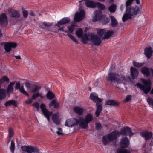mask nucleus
Instances as JSON below:
<instances>
[{
  "mask_svg": "<svg viewBox=\"0 0 153 153\" xmlns=\"http://www.w3.org/2000/svg\"><path fill=\"white\" fill-rule=\"evenodd\" d=\"M31 85V84L30 83L27 82L25 83V86L27 88V89H28L30 88V87Z\"/></svg>",
  "mask_w": 153,
  "mask_h": 153,
  "instance_id": "nucleus-58",
  "label": "nucleus"
},
{
  "mask_svg": "<svg viewBox=\"0 0 153 153\" xmlns=\"http://www.w3.org/2000/svg\"><path fill=\"white\" fill-rule=\"evenodd\" d=\"M131 98L132 97L131 96V95H127L126 96L125 101L126 102H128L129 101H130L131 100Z\"/></svg>",
  "mask_w": 153,
  "mask_h": 153,
  "instance_id": "nucleus-56",
  "label": "nucleus"
},
{
  "mask_svg": "<svg viewBox=\"0 0 153 153\" xmlns=\"http://www.w3.org/2000/svg\"><path fill=\"white\" fill-rule=\"evenodd\" d=\"M105 104L111 106H118L119 105V103L115 101L114 100H109L105 102Z\"/></svg>",
  "mask_w": 153,
  "mask_h": 153,
  "instance_id": "nucleus-29",
  "label": "nucleus"
},
{
  "mask_svg": "<svg viewBox=\"0 0 153 153\" xmlns=\"http://www.w3.org/2000/svg\"><path fill=\"white\" fill-rule=\"evenodd\" d=\"M22 11L23 17L26 19L28 15V12L23 8H22Z\"/></svg>",
  "mask_w": 153,
  "mask_h": 153,
  "instance_id": "nucleus-46",
  "label": "nucleus"
},
{
  "mask_svg": "<svg viewBox=\"0 0 153 153\" xmlns=\"http://www.w3.org/2000/svg\"><path fill=\"white\" fill-rule=\"evenodd\" d=\"M8 12L10 16L12 17L18 18L21 16L19 11L17 10L9 9Z\"/></svg>",
  "mask_w": 153,
  "mask_h": 153,
  "instance_id": "nucleus-20",
  "label": "nucleus"
},
{
  "mask_svg": "<svg viewBox=\"0 0 153 153\" xmlns=\"http://www.w3.org/2000/svg\"><path fill=\"white\" fill-rule=\"evenodd\" d=\"M40 108L44 116L47 118L48 120L50 121V116L52 115L53 112L49 111L46 107L45 104L42 103L40 105Z\"/></svg>",
  "mask_w": 153,
  "mask_h": 153,
  "instance_id": "nucleus-10",
  "label": "nucleus"
},
{
  "mask_svg": "<svg viewBox=\"0 0 153 153\" xmlns=\"http://www.w3.org/2000/svg\"><path fill=\"white\" fill-rule=\"evenodd\" d=\"M41 88V87L35 86L32 89L31 92L32 93H34L39 91V90Z\"/></svg>",
  "mask_w": 153,
  "mask_h": 153,
  "instance_id": "nucleus-45",
  "label": "nucleus"
},
{
  "mask_svg": "<svg viewBox=\"0 0 153 153\" xmlns=\"http://www.w3.org/2000/svg\"><path fill=\"white\" fill-rule=\"evenodd\" d=\"M11 105H13L15 107H17L18 105L17 102L14 100H11L6 102L4 104V106L6 107Z\"/></svg>",
  "mask_w": 153,
  "mask_h": 153,
  "instance_id": "nucleus-24",
  "label": "nucleus"
},
{
  "mask_svg": "<svg viewBox=\"0 0 153 153\" xmlns=\"http://www.w3.org/2000/svg\"><path fill=\"white\" fill-rule=\"evenodd\" d=\"M96 106L97 107V110L95 112V114L97 117H98L102 111V107L101 104L98 103H96Z\"/></svg>",
  "mask_w": 153,
  "mask_h": 153,
  "instance_id": "nucleus-31",
  "label": "nucleus"
},
{
  "mask_svg": "<svg viewBox=\"0 0 153 153\" xmlns=\"http://www.w3.org/2000/svg\"><path fill=\"white\" fill-rule=\"evenodd\" d=\"M93 120V117L91 114H88L85 117V119L82 117L79 118V126L83 129H86L88 127V124Z\"/></svg>",
  "mask_w": 153,
  "mask_h": 153,
  "instance_id": "nucleus-6",
  "label": "nucleus"
},
{
  "mask_svg": "<svg viewBox=\"0 0 153 153\" xmlns=\"http://www.w3.org/2000/svg\"><path fill=\"white\" fill-rule=\"evenodd\" d=\"M123 79V80L125 81H127V78L130 79V77L129 76L128 77H126L124 76H122V77H121V79Z\"/></svg>",
  "mask_w": 153,
  "mask_h": 153,
  "instance_id": "nucleus-59",
  "label": "nucleus"
},
{
  "mask_svg": "<svg viewBox=\"0 0 153 153\" xmlns=\"http://www.w3.org/2000/svg\"><path fill=\"white\" fill-rule=\"evenodd\" d=\"M85 13L84 10H81L80 13L77 12L75 14L74 20L76 22L80 21L85 17Z\"/></svg>",
  "mask_w": 153,
  "mask_h": 153,
  "instance_id": "nucleus-14",
  "label": "nucleus"
},
{
  "mask_svg": "<svg viewBox=\"0 0 153 153\" xmlns=\"http://www.w3.org/2000/svg\"><path fill=\"white\" fill-rule=\"evenodd\" d=\"M111 25L112 27H115L118 25V23L116 18L112 15L110 16Z\"/></svg>",
  "mask_w": 153,
  "mask_h": 153,
  "instance_id": "nucleus-28",
  "label": "nucleus"
},
{
  "mask_svg": "<svg viewBox=\"0 0 153 153\" xmlns=\"http://www.w3.org/2000/svg\"><path fill=\"white\" fill-rule=\"evenodd\" d=\"M94 16L92 18V21L95 22L97 21L100 20L102 16V12L100 10H96L94 12Z\"/></svg>",
  "mask_w": 153,
  "mask_h": 153,
  "instance_id": "nucleus-17",
  "label": "nucleus"
},
{
  "mask_svg": "<svg viewBox=\"0 0 153 153\" xmlns=\"http://www.w3.org/2000/svg\"><path fill=\"white\" fill-rule=\"evenodd\" d=\"M114 32L113 30H108L107 31H105L104 35L102 37V39H108L114 34Z\"/></svg>",
  "mask_w": 153,
  "mask_h": 153,
  "instance_id": "nucleus-27",
  "label": "nucleus"
},
{
  "mask_svg": "<svg viewBox=\"0 0 153 153\" xmlns=\"http://www.w3.org/2000/svg\"><path fill=\"white\" fill-rule=\"evenodd\" d=\"M140 135L143 137L145 138L146 140L147 141L152 138L153 135L152 133L151 132L146 131L142 132L140 133Z\"/></svg>",
  "mask_w": 153,
  "mask_h": 153,
  "instance_id": "nucleus-21",
  "label": "nucleus"
},
{
  "mask_svg": "<svg viewBox=\"0 0 153 153\" xmlns=\"http://www.w3.org/2000/svg\"><path fill=\"white\" fill-rule=\"evenodd\" d=\"M9 81V78L6 76H3L1 79H0V82H1L2 83H3V82H8Z\"/></svg>",
  "mask_w": 153,
  "mask_h": 153,
  "instance_id": "nucleus-50",
  "label": "nucleus"
},
{
  "mask_svg": "<svg viewBox=\"0 0 153 153\" xmlns=\"http://www.w3.org/2000/svg\"><path fill=\"white\" fill-rule=\"evenodd\" d=\"M23 151L22 153H32L33 152H37L38 150L36 147L32 146H22L21 147Z\"/></svg>",
  "mask_w": 153,
  "mask_h": 153,
  "instance_id": "nucleus-9",
  "label": "nucleus"
},
{
  "mask_svg": "<svg viewBox=\"0 0 153 153\" xmlns=\"http://www.w3.org/2000/svg\"><path fill=\"white\" fill-rule=\"evenodd\" d=\"M46 97L47 99L51 100L54 99L55 97V95L51 91H48L46 94Z\"/></svg>",
  "mask_w": 153,
  "mask_h": 153,
  "instance_id": "nucleus-38",
  "label": "nucleus"
},
{
  "mask_svg": "<svg viewBox=\"0 0 153 153\" xmlns=\"http://www.w3.org/2000/svg\"><path fill=\"white\" fill-rule=\"evenodd\" d=\"M15 88L16 89H19L21 93L27 96L28 97H29V94L25 90L23 86L22 85L20 86V84L19 82H16Z\"/></svg>",
  "mask_w": 153,
  "mask_h": 153,
  "instance_id": "nucleus-19",
  "label": "nucleus"
},
{
  "mask_svg": "<svg viewBox=\"0 0 153 153\" xmlns=\"http://www.w3.org/2000/svg\"><path fill=\"white\" fill-rule=\"evenodd\" d=\"M6 90L4 89H0V100L4 99L6 97Z\"/></svg>",
  "mask_w": 153,
  "mask_h": 153,
  "instance_id": "nucleus-39",
  "label": "nucleus"
},
{
  "mask_svg": "<svg viewBox=\"0 0 153 153\" xmlns=\"http://www.w3.org/2000/svg\"><path fill=\"white\" fill-rule=\"evenodd\" d=\"M116 9V5L115 4H113L110 6L108 7V10L111 13H114L115 12Z\"/></svg>",
  "mask_w": 153,
  "mask_h": 153,
  "instance_id": "nucleus-42",
  "label": "nucleus"
},
{
  "mask_svg": "<svg viewBox=\"0 0 153 153\" xmlns=\"http://www.w3.org/2000/svg\"><path fill=\"white\" fill-rule=\"evenodd\" d=\"M95 7H98L101 10H104L105 9V7L104 5L99 2H95Z\"/></svg>",
  "mask_w": 153,
  "mask_h": 153,
  "instance_id": "nucleus-43",
  "label": "nucleus"
},
{
  "mask_svg": "<svg viewBox=\"0 0 153 153\" xmlns=\"http://www.w3.org/2000/svg\"><path fill=\"white\" fill-rule=\"evenodd\" d=\"M78 124L79 125L80 124L79 118L78 119L72 118L68 119L66 120L65 124V125L66 126L68 127H71L74 125H77Z\"/></svg>",
  "mask_w": 153,
  "mask_h": 153,
  "instance_id": "nucleus-11",
  "label": "nucleus"
},
{
  "mask_svg": "<svg viewBox=\"0 0 153 153\" xmlns=\"http://www.w3.org/2000/svg\"><path fill=\"white\" fill-rule=\"evenodd\" d=\"M150 93V94H153V88L152 90Z\"/></svg>",
  "mask_w": 153,
  "mask_h": 153,
  "instance_id": "nucleus-63",
  "label": "nucleus"
},
{
  "mask_svg": "<svg viewBox=\"0 0 153 153\" xmlns=\"http://www.w3.org/2000/svg\"><path fill=\"white\" fill-rule=\"evenodd\" d=\"M105 30V29H99L97 31V34L100 38L104 35Z\"/></svg>",
  "mask_w": 153,
  "mask_h": 153,
  "instance_id": "nucleus-40",
  "label": "nucleus"
},
{
  "mask_svg": "<svg viewBox=\"0 0 153 153\" xmlns=\"http://www.w3.org/2000/svg\"><path fill=\"white\" fill-rule=\"evenodd\" d=\"M74 112L79 115L82 114L83 112V109L82 108L79 107H75L73 109Z\"/></svg>",
  "mask_w": 153,
  "mask_h": 153,
  "instance_id": "nucleus-32",
  "label": "nucleus"
},
{
  "mask_svg": "<svg viewBox=\"0 0 153 153\" xmlns=\"http://www.w3.org/2000/svg\"><path fill=\"white\" fill-rule=\"evenodd\" d=\"M32 106L35 107L36 109V110L37 111H38L39 110V104L38 102H36L34 103L33 105Z\"/></svg>",
  "mask_w": 153,
  "mask_h": 153,
  "instance_id": "nucleus-52",
  "label": "nucleus"
},
{
  "mask_svg": "<svg viewBox=\"0 0 153 153\" xmlns=\"http://www.w3.org/2000/svg\"><path fill=\"white\" fill-rule=\"evenodd\" d=\"M107 80L112 83L118 84L121 82V77L118 74L115 72H110L106 77Z\"/></svg>",
  "mask_w": 153,
  "mask_h": 153,
  "instance_id": "nucleus-5",
  "label": "nucleus"
},
{
  "mask_svg": "<svg viewBox=\"0 0 153 153\" xmlns=\"http://www.w3.org/2000/svg\"><path fill=\"white\" fill-rule=\"evenodd\" d=\"M141 72L144 75L146 76H149L150 75V72L149 69L145 66L142 68Z\"/></svg>",
  "mask_w": 153,
  "mask_h": 153,
  "instance_id": "nucleus-37",
  "label": "nucleus"
},
{
  "mask_svg": "<svg viewBox=\"0 0 153 153\" xmlns=\"http://www.w3.org/2000/svg\"><path fill=\"white\" fill-rule=\"evenodd\" d=\"M75 33L78 38H82L83 42L85 44H87L88 41V35L86 33L83 34V31L81 28L76 30Z\"/></svg>",
  "mask_w": 153,
  "mask_h": 153,
  "instance_id": "nucleus-8",
  "label": "nucleus"
},
{
  "mask_svg": "<svg viewBox=\"0 0 153 153\" xmlns=\"http://www.w3.org/2000/svg\"><path fill=\"white\" fill-rule=\"evenodd\" d=\"M119 132L120 133V135H122L123 136H127L128 134H129L130 137L134 134V133L132 132L131 128L128 126L123 128L121 129V131H119Z\"/></svg>",
  "mask_w": 153,
  "mask_h": 153,
  "instance_id": "nucleus-12",
  "label": "nucleus"
},
{
  "mask_svg": "<svg viewBox=\"0 0 153 153\" xmlns=\"http://www.w3.org/2000/svg\"><path fill=\"white\" fill-rule=\"evenodd\" d=\"M147 102L149 105H151L153 106V100L152 98L149 97L147 98Z\"/></svg>",
  "mask_w": 153,
  "mask_h": 153,
  "instance_id": "nucleus-53",
  "label": "nucleus"
},
{
  "mask_svg": "<svg viewBox=\"0 0 153 153\" xmlns=\"http://www.w3.org/2000/svg\"><path fill=\"white\" fill-rule=\"evenodd\" d=\"M58 131L56 132V133L59 136L64 134L62 132V130L61 128H58Z\"/></svg>",
  "mask_w": 153,
  "mask_h": 153,
  "instance_id": "nucleus-54",
  "label": "nucleus"
},
{
  "mask_svg": "<svg viewBox=\"0 0 153 153\" xmlns=\"http://www.w3.org/2000/svg\"><path fill=\"white\" fill-rule=\"evenodd\" d=\"M29 14L30 16H35V15L34 13L33 12L32 10H31Z\"/></svg>",
  "mask_w": 153,
  "mask_h": 153,
  "instance_id": "nucleus-60",
  "label": "nucleus"
},
{
  "mask_svg": "<svg viewBox=\"0 0 153 153\" xmlns=\"http://www.w3.org/2000/svg\"><path fill=\"white\" fill-rule=\"evenodd\" d=\"M70 22V19L68 17H65L62 18L60 21H59L55 25V26H57L59 28L58 31H55L54 32L57 33L58 31H61L65 32H69L70 33H72L74 31V25H71L70 27H68V30L67 31H65L64 30V27L63 26H61L65 24L68 23Z\"/></svg>",
  "mask_w": 153,
  "mask_h": 153,
  "instance_id": "nucleus-1",
  "label": "nucleus"
},
{
  "mask_svg": "<svg viewBox=\"0 0 153 153\" xmlns=\"http://www.w3.org/2000/svg\"><path fill=\"white\" fill-rule=\"evenodd\" d=\"M33 101V99L32 98H29L27 99V100H25V102L27 104H31Z\"/></svg>",
  "mask_w": 153,
  "mask_h": 153,
  "instance_id": "nucleus-55",
  "label": "nucleus"
},
{
  "mask_svg": "<svg viewBox=\"0 0 153 153\" xmlns=\"http://www.w3.org/2000/svg\"><path fill=\"white\" fill-rule=\"evenodd\" d=\"M101 23L103 25H105L109 22V19L108 17H107L105 15H103L101 19Z\"/></svg>",
  "mask_w": 153,
  "mask_h": 153,
  "instance_id": "nucleus-36",
  "label": "nucleus"
},
{
  "mask_svg": "<svg viewBox=\"0 0 153 153\" xmlns=\"http://www.w3.org/2000/svg\"><path fill=\"white\" fill-rule=\"evenodd\" d=\"M120 143L121 147L122 148H124L128 147L130 142L127 137H124L121 139Z\"/></svg>",
  "mask_w": 153,
  "mask_h": 153,
  "instance_id": "nucleus-16",
  "label": "nucleus"
},
{
  "mask_svg": "<svg viewBox=\"0 0 153 153\" xmlns=\"http://www.w3.org/2000/svg\"><path fill=\"white\" fill-rule=\"evenodd\" d=\"M130 72L131 75L132 79H134L137 77L139 74V71L137 69L131 67L130 68Z\"/></svg>",
  "mask_w": 153,
  "mask_h": 153,
  "instance_id": "nucleus-22",
  "label": "nucleus"
},
{
  "mask_svg": "<svg viewBox=\"0 0 153 153\" xmlns=\"http://www.w3.org/2000/svg\"><path fill=\"white\" fill-rule=\"evenodd\" d=\"M53 122L56 124L59 125L60 123V120L58 116L56 114H53L52 117Z\"/></svg>",
  "mask_w": 153,
  "mask_h": 153,
  "instance_id": "nucleus-34",
  "label": "nucleus"
},
{
  "mask_svg": "<svg viewBox=\"0 0 153 153\" xmlns=\"http://www.w3.org/2000/svg\"><path fill=\"white\" fill-rule=\"evenodd\" d=\"M140 11V8L138 6L130 7L127 8L125 13L123 16L122 21L124 22L127 21L131 19L132 16L139 13Z\"/></svg>",
  "mask_w": 153,
  "mask_h": 153,
  "instance_id": "nucleus-2",
  "label": "nucleus"
},
{
  "mask_svg": "<svg viewBox=\"0 0 153 153\" xmlns=\"http://www.w3.org/2000/svg\"><path fill=\"white\" fill-rule=\"evenodd\" d=\"M144 54L148 59H150L153 53V51L151 47H146L144 49Z\"/></svg>",
  "mask_w": 153,
  "mask_h": 153,
  "instance_id": "nucleus-23",
  "label": "nucleus"
},
{
  "mask_svg": "<svg viewBox=\"0 0 153 153\" xmlns=\"http://www.w3.org/2000/svg\"><path fill=\"white\" fill-rule=\"evenodd\" d=\"M59 105L57 101V99H54L52 100L49 103V107H51L52 106H53L54 108L55 109H57L59 108Z\"/></svg>",
  "mask_w": 153,
  "mask_h": 153,
  "instance_id": "nucleus-26",
  "label": "nucleus"
},
{
  "mask_svg": "<svg viewBox=\"0 0 153 153\" xmlns=\"http://www.w3.org/2000/svg\"><path fill=\"white\" fill-rule=\"evenodd\" d=\"M33 93L32 96V98L33 100H35L39 97L41 99H43L44 98V96L43 95L42 93H39V91H37V92Z\"/></svg>",
  "mask_w": 153,
  "mask_h": 153,
  "instance_id": "nucleus-30",
  "label": "nucleus"
},
{
  "mask_svg": "<svg viewBox=\"0 0 153 153\" xmlns=\"http://www.w3.org/2000/svg\"><path fill=\"white\" fill-rule=\"evenodd\" d=\"M120 135L119 131L115 130L113 131L110 134L103 137V143L104 145H107L109 142H112Z\"/></svg>",
  "mask_w": 153,
  "mask_h": 153,
  "instance_id": "nucleus-3",
  "label": "nucleus"
},
{
  "mask_svg": "<svg viewBox=\"0 0 153 153\" xmlns=\"http://www.w3.org/2000/svg\"><path fill=\"white\" fill-rule=\"evenodd\" d=\"M134 0H128L126 3V9L129 7V6L131 5Z\"/></svg>",
  "mask_w": 153,
  "mask_h": 153,
  "instance_id": "nucleus-51",
  "label": "nucleus"
},
{
  "mask_svg": "<svg viewBox=\"0 0 153 153\" xmlns=\"http://www.w3.org/2000/svg\"><path fill=\"white\" fill-rule=\"evenodd\" d=\"M15 149V144L14 141L13 140L11 141V146L10 147V149L12 152V153H14Z\"/></svg>",
  "mask_w": 153,
  "mask_h": 153,
  "instance_id": "nucleus-47",
  "label": "nucleus"
},
{
  "mask_svg": "<svg viewBox=\"0 0 153 153\" xmlns=\"http://www.w3.org/2000/svg\"><path fill=\"white\" fill-rule=\"evenodd\" d=\"M86 5L88 7L93 8H95V2H94L92 1L88 0L86 1L85 2Z\"/></svg>",
  "mask_w": 153,
  "mask_h": 153,
  "instance_id": "nucleus-35",
  "label": "nucleus"
},
{
  "mask_svg": "<svg viewBox=\"0 0 153 153\" xmlns=\"http://www.w3.org/2000/svg\"><path fill=\"white\" fill-rule=\"evenodd\" d=\"M142 81L143 84L138 83L137 84V86L141 90L143 91L145 94H147L151 90V82L150 79H142Z\"/></svg>",
  "mask_w": 153,
  "mask_h": 153,
  "instance_id": "nucleus-4",
  "label": "nucleus"
},
{
  "mask_svg": "<svg viewBox=\"0 0 153 153\" xmlns=\"http://www.w3.org/2000/svg\"><path fill=\"white\" fill-rule=\"evenodd\" d=\"M0 23L3 27H6L8 25L7 17L5 13H3L0 15Z\"/></svg>",
  "mask_w": 153,
  "mask_h": 153,
  "instance_id": "nucleus-15",
  "label": "nucleus"
},
{
  "mask_svg": "<svg viewBox=\"0 0 153 153\" xmlns=\"http://www.w3.org/2000/svg\"><path fill=\"white\" fill-rule=\"evenodd\" d=\"M67 35L74 42H75V43L76 44H78L79 43V41L76 39L74 36H73L68 33Z\"/></svg>",
  "mask_w": 153,
  "mask_h": 153,
  "instance_id": "nucleus-44",
  "label": "nucleus"
},
{
  "mask_svg": "<svg viewBox=\"0 0 153 153\" xmlns=\"http://www.w3.org/2000/svg\"><path fill=\"white\" fill-rule=\"evenodd\" d=\"M15 84V82H10L8 85L7 89V94L10 95L11 93H13V86Z\"/></svg>",
  "mask_w": 153,
  "mask_h": 153,
  "instance_id": "nucleus-25",
  "label": "nucleus"
},
{
  "mask_svg": "<svg viewBox=\"0 0 153 153\" xmlns=\"http://www.w3.org/2000/svg\"><path fill=\"white\" fill-rule=\"evenodd\" d=\"M17 45V44L14 42H7L5 43L4 48L7 52L11 51V48H15Z\"/></svg>",
  "mask_w": 153,
  "mask_h": 153,
  "instance_id": "nucleus-13",
  "label": "nucleus"
},
{
  "mask_svg": "<svg viewBox=\"0 0 153 153\" xmlns=\"http://www.w3.org/2000/svg\"><path fill=\"white\" fill-rule=\"evenodd\" d=\"M116 153H131L129 151L126 149L118 148L116 151Z\"/></svg>",
  "mask_w": 153,
  "mask_h": 153,
  "instance_id": "nucleus-41",
  "label": "nucleus"
},
{
  "mask_svg": "<svg viewBox=\"0 0 153 153\" xmlns=\"http://www.w3.org/2000/svg\"><path fill=\"white\" fill-rule=\"evenodd\" d=\"M9 137L10 139L13 136L14 132L13 129L11 128H10L9 129Z\"/></svg>",
  "mask_w": 153,
  "mask_h": 153,
  "instance_id": "nucleus-48",
  "label": "nucleus"
},
{
  "mask_svg": "<svg viewBox=\"0 0 153 153\" xmlns=\"http://www.w3.org/2000/svg\"><path fill=\"white\" fill-rule=\"evenodd\" d=\"M133 65L134 66L138 68L144 65V64L141 63H139L137 62H133Z\"/></svg>",
  "mask_w": 153,
  "mask_h": 153,
  "instance_id": "nucleus-49",
  "label": "nucleus"
},
{
  "mask_svg": "<svg viewBox=\"0 0 153 153\" xmlns=\"http://www.w3.org/2000/svg\"><path fill=\"white\" fill-rule=\"evenodd\" d=\"M43 25H40V27L42 29H44L45 27L44 26H45V27L49 28L51 27L53 24V23H49L48 22H44L42 23Z\"/></svg>",
  "mask_w": 153,
  "mask_h": 153,
  "instance_id": "nucleus-33",
  "label": "nucleus"
},
{
  "mask_svg": "<svg viewBox=\"0 0 153 153\" xmlns=\"http://www.w3.org/2000/svg\"><path fill=\"white\" fill-rule=\"evenodd\" d=\"M136 3L137 4H140L139 0H135Z\"/></svg>",
  "mask_w": 153,
  "mask_h": 153,
  "instance_id": "nucleus-62",
  "label": "nucleus"
},
{
  "mask_svg": "<svg viewBox=\"0 0 153 153\" xmlns=\"http://www.w3.org/2000/svg\"><path fill=\"white\" fill-rule=\"evenodd\" d=\"M14 57H15L16 59H21V57L20 55H19L18 56H14Z\"/></svg>",
  "mask_w": 153,
  "mask_h": 153,
  "instance_id": "nucleus-61",
  "label": "nucleus"
},
{
  "mask_svg": "<svg viewBox=\"0 0 153 153\" xmlns=\"http://www.w3.org/2000/svg\"><path fill=\"white\" fill-rule=\"evenodd\" d=\"M96 128L97 130H100L101 128V125L100 123H97L96 126Z\"/></svg>",
  "mask_w": 153,
  "mask_h": 153,
  "instance_id": "nucleus-57",
  "label": "nucleus"
},
{
  "mask_svg": "<svg viewBox=\"0 0 153 153\" xmlns=\"http://www.w3.org/2000/svg\"><path fill=\"white\" fill-rule=\"evenodd\" d=\"M151 72L152 73V76H153V69H151Z\"/></svg>",
  "mask_w": 153,
  "mask_h": 153,
  "instance_id": "nucleus-64",
  "label": "nucleus"
},
{
  "mask_svg": "<svg viewBox=\"0 0 153 153\" xmlns=\"http://www.w3.org/2000/svg\"><path fill=\"white\" fill-rule=\"evenodd\" d=\"M88 37V41H90L91 43L95 45L99 46L102 43L101 38L97 35L89 34Z\"/></svg>",
  "mask_w": 153,
  "mask_h": 153,
  "instance_id": "nucleus-7",
  "label": "nucleus"
},
{
  "mask_svg": "<svg viewBox=\"0 0 153 153\" xmlns=\"http://www.w3.org/2000/svg\"><path fill=\"white\" fill-rule=\"evenodd\" d=\"M89 98L93 101L97 103L101 102L102 100L98 98L97 94L95 93H92L91 94Z\"/></svg>",
  "mask_w": 153,
  "mask_h": 153,
  "instance_id": "nucleus-18",
  "label": "nucleus"
}]
</instances>
